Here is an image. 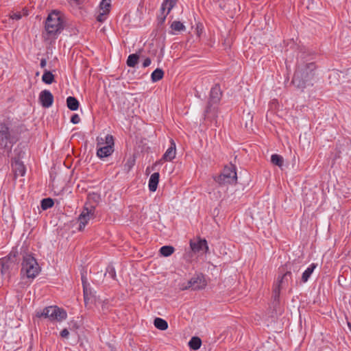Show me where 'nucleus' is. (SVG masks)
<instances>
[{
    "label": "nucleus",
    "mask_w": 351,
    "mask_h": 351,
    "mask_svg": "<svg viewBox=\"0 0 351 351\" xmlns=\"http://www.w3.org/2000/svg\"><path fill=\"white\" fill-rule=\"evenodd\" d=\"M305 52L302 53L301 58L302 63L298 66V69L294 73L292 83L298 88L303 89L306 85L311 81L315 75L316 65L311 60V57L307 58Z\"/></svg>",
    "instance_id": "nucleus-1"
},
{
    "label": "nucleus",
    "mask_w": 351,
    "mask_h": 351,
    "mask_svg": "<svg viewBox=\"0 0 351 351\" xmlns=\"http://www.w3.org/2000/svg\"><path fill=\"white\" fill-rule=\"evenodd\" d=\"M64 27L62 14L60 12L53 10L49 14L45 24V32L42 36L45 41L51 43L54 41Z\"/></svg>",
    "instance_id": "nucleus-2"
},
{
    "label": "nucleus",
    "mask_w": 351,
    "mask_h": 351,
    "mask_svg": "<svg viewBox=\"0 0 351 351\" xmlns=\"http://www.w3.org/2000/svg\"><path fill=\"white\" fill-rule=\"evenodd\" d=\"M298 271L297 267L293 263H287L284 267L280 269V272L282 274L279 276L276 285L274 286L273 290L272 298L274 299V307L279 302L280 289L288 286L289 282L291 280V271Z\"/></svg>",
    "instance_id": "nucleus-3"
},
{
    "label": "nucleus",
    "mask_w": 351,
    "mask_h": 351,
    "mask_svg": "<svg viewBox=\"0 0 351 351\" xmlns=\"http://www.w3.org/2000/svg\"><path fill=\"white\" fill-rule=\"evenodd\" d=\"M21 254L22 256L21 277H26L32 280L34 279L40 271V267L36 259L32 253L26 250H22Z\"/></svg>",
    "instance_id": "nucleus-4"
},
{
    "label": "nucleus",
    "mask_w": 351,
    "mask_h": 351,
    "mask_svg": "<svg viewBox=\"0 0 351 351\" xmlns=\"http://www.w3.org/2000/svg\"><path fill=\"white\" fill-rule=\"evenodd\" d=\"M38 317H44L49 318L51 321L62 322L67 317L66 312L57 306H51L45 308L42 311L36 313Z\"/></svg>",
    "instance_id": "nucleus-5"
},
{
    "label": "nucleus",
    "mask_w": 351,
    "mask_h": 351,
    "mask_svg": "<svg viewBox=\"0 0 351 351\" xmlns=\"http://www.w3.org/2000/svg\"><path fill=\"white\" fill-rule=\"evenodd\" d=\"M97 146L99 148L97 151V155L99 158H102L108 157L114 152V138L112 135L108 134L105 137V140L102 138H97Z\"/></svg>",
    "instance_id": "nucleus-6"
},
{
    "label": "nucleus",
    "mask_w": 351,
    "mask_h": 351,
    "mask_svg": "<svg viewBox=\"0 0 351 351\" xmlns=\"http://www.w3.org/2000/svg\"><path fill=\"white\" fill-rule=\"evenodd\" d=\"M15 142L16 140L11 134L8 123H0V149L10 150Z\"/></svg>",
    "instance_id": "nucleus-7"
},
{
    "label": "nucleus",
    "mask_w": 351,
    "mask_h": 351,
    "mask_svg": "<svg viewBox=\"0 0 351 351\" xmlns=\"http://www.w3.org/2000/svg\"><path fill=\"white\" fill-rule=\"evenodd\" d=\"M17 250L13 248L8 256L0 259L1 272L3 275H10L17 263Z\"/></svg>",
    "instance_id": "nucleus-8"
},
{
    "label": "nucleus",
    "mask_w": 351,
    "mask_h": 351,
    "mask_svg": "<svg viewBox=\"0 0 351 351\" xmlns=\"http://www.w3.org/2000/svg\"><path fill=\"white\" fill-rule=\"evenodd\" d=\"M237 176L236 168L234 165L226 166L222 173L215 180L219 184H235Z\"/></svg>",
    "instance_id": "nucleus-9"
},
{
    "label": "nucleus",
    "mask_w": 351,
    "mask_h": 351,
    "mask_svg": "<svg viewBox=\"0 0 351 351\" xmlns=\"http://www.w3.org/2000/svg\"><path fill=\"white\" fill-rule=\"evenodd\" d=\"M206 285L207 282L204 276L202 274H197L194 275L186 285L185 283H182L180 285V289L182 291L189 289L192 290H199L204 289Z\"/></svg>",
    "instance_id": "nucleus-10"
},
{
    "label": "nucleus",
    "mask_w": 351,
    "mask_h": 351,
    "mask_svg": "<svg viewBox=\"0 0 351 351\" xmlns=\"http://www.w3.org/2000/svg\"><path fill=\"white\" fill-rule=\"evenodd\" d=\"M95 217V206H88L86 204L85 206L78 217L79 228L80 231H82L86 225L88 223L90 219H93Z\"/></svg>",
    "instance_id": "nucleus-11"
},
{
    "label": "nucleus",
    "mask_w": 351,
    "mask_h": 351,
    "mask_svg": "<svg viewBox=\"0 0 351 351\" xmlns=\"http://www.w3.org/2000/svg\"><path fill=\"white\" fill-rule=\"evenodd\" d=\"M221 93L219 85H215L211 88L210 93V100L208 102L205 114L209 113L213 104H217L221 98Z\"/></svg>",
    "instance_id": "nucleus-12"
},
{
    "label": "nucleus",
    "mask_w": 351,
    "mask_h": 351,
    "mask_svg": "<svg viewBox=\"0 0 351 351\" xmlns=\"http://www.w3.org/2000/svg\"><path fill=\"white\" fill-rule=\"evenodd\" d=\"M190 246L191 250L194 252H199L202 251L204 253H208L209 250L207 241L205 239H199L197 241H191Z\"/></svg>",
    "instance_id": "nucleus-13"
},
{
    "label": "nucleus",
    "mask_w": 351,
    "mask_h": 351,
    "mask_svg": "<svg viewBox=\"0 0 351 351\" xmlns=\"http://www.w3.org/2000/svg\"><path fill=\"white\" fill-rule=\"evenodd\" d=\"M12 168L15 178L17 176H23L26 171L25 165L19 158H14L13 159L12 162Z\"/></svg>",
    "instance_id": "nucleus-14"
},
{
    "label": "nucleus",
    "mask_w": 351,
    "mask_h": 351,
    "mask_svg": "<svg viewBox=\"0 0 351 351\" xmlns=\"http://www.w3.org/2000/svg\"><path fill=\"white\" fill-rule=\"evenodd\" d=\"M39 100L44 108H49L53 101V96L48 90L41 91L39 95Z\"/></svg>",
    "instance_id": "nucleus-15"
},
{
    "label": "nucleus",
    "mask_w": 351,
    "mask_h": 351,
    "mask_svg": "<svg viewBox=\"0 0 351 351\" xmlns=\"http://www.w3.org/2000/svg\"><path fill=\"white\" fill-rule=\"evenodd\" d=\"M82 285H83V291H84V298L85 305L90 302L92 299V293L90 288L89 287V285L87 282L86 278L84 276L82 277Z\"/></svg>",
    "instance_id": "nucleus-16"
},
{
    "label": "nucleus",
    "mask_w": 351,
    "mask_h": 351,
    "mask_svg": "<svg viewBox=\"0 0 351 351\" xmlns=\"http://www.w3.org/2000/svg\"><path fill=\"white\" fill-rule=\"evenodd\" d=\"M176 144L173 140H171V146L167 149L165 153L163 154L162 160L171 161L176 157Z\"/></svg>",
    "instance_id": "nucleus-17"
},
{
    "label": "nucleus",
    "mask_w": 351,
    "mask_h": 351,
    "mask_svg": "<svg viewBox=\"0 0 351 351\" xmlns=\"http://www.w3.org/2000/svg\"><path fill=\"white\" fill-rule=\"evenodd\" d=\"M160 174L158 172L151 175L149 180V189L150 191L154 192L157 189L159 182Z\"/></svg>",
    "instance_id": "nucleus-18"
},
{
    "label": "nucleus",
    "mask_w": 351,
    "mask_h": 351,
    "mask_svg": "<svg viewBox=\"0 0 351 351\" xmlns=\"http://www.w3.org/2000/svg\"><path fill=\"white\" fill-rule=\"evenodd\" d=\"M178 0H164L162 6L161 12H165V10L167 9V14H169L171 10L176 5Z\"/></svg>",
    "instance_id": "nucleus-19"
},
{
    "label": "nucleus",
    "mask_w": 351,
    "mask_h": 351,
    "mask_svg": "<svg viewBox=\"0 0 351 351\" xmlns=\"http://www.w3.org/2000/svg\"><path fill=\"white\" fill-rule=\"evenodd\" d=\"M317 264L312 263L303 272L302 275L301 281L302 282H306L309 279L311 275L313 272L314 269L316 268Z\"/></svg>",
    "instance_id": "nucleus-20"
},
{
    "label": "nucleus",
    "mask_w": 351,
    "mask_h": 351,
    "mask_svg": "<svg viewBox=\"0 0 351 351\" xmlns=\"http://www.w3.org/2000/svg\"><path fill=\"white\" fill-rule=\"evenodd\" d=\"M66 105L69 109L74 111L78 109L80 104L75 97L69 96L66 99Z\"/></svg>",
    "instance_id": "nucleus-21"
},
{
    "label": "nucleus",
    "mask_w": 351,
    "mask_h": 351,
    "mask_svg": "<svg viewBox=\"0 0 351 351\" xmlns=\"http://www.w3.org/2000/svg\"><path fill=\"white\" fill-rule=\"evenodd\" d=\"M139 55L137 53L130 54L127 59L126 64L130 67H135L138 64Z\"/></svg>",
    "instance_id": "nucleus-22"
},
{
    "label": "nucleus",
    "mask_w": 351,
    "mask_h": 351,
    "mask_svg": "<svg viewBox=\"0 0 351 351\" xmlns=\"http://www.w3.org/2000/svg\"><path fill=\"white\" fill-rule=\"evenodd\" d=\"M154 324L156 328L161 330H165L168 328L167 322L160 317H156L154 319Z\"/></svg>",
    "instance_id": "nucleus-23"
},
{
    "label": "nucleus",
    "mask_w": 351,
    "mask_h": 351,
    "mask_svg": "<svg viewBox=\"0 0 351 351\" xmlns=\"http://www.w3.org/2000/svg\"><path fill=\"white\" fill-rule=\"evenodd\" d=\"M164 76V71L161 69H155L152 75H151V79L153 82H158L162 79Z\"/></svg>",
    "instance_id": "nucleus-24"
},
{
    "label": "nucleus",
    "mask_w": 351,
    "mask_h": 351,
    "mask_svg": "<svg viewBox=\"0 0 351 351\" xmlns=\"http://www.w3.org/2000/svg\"><path fill=\"white\" fill-rule=\"evenodd\" d=\"M202 345L201 339L197 337H193L189 342V347L195 350H198Z\"/></svg>",
    "instance_id": "nucleus-25"
},
{
    "label": "nucleus",
    "mask_w": 351,
    "mask_h": 351,
    "mask_svg": "<svg viewBox=\"0 0 351 351\" xmlns=\"http://www.w3.org/2000/svg\"><path fill=\"white\" fill-rule=\"evenodd\" d=\"M42 80L45 84H51L54 81V75L49 71L45 70Z\"/></svg>",
    "instance_id": "nucleus-26"
},
{
    "label": "nucleus",
    "mask_w": 351,
    "mask_h": 351,
    "mask_svg": "<svg viewBox=\"0 0 351 351\" xmlns=\"http://www.w3.org/2000/svg\"><path fill=\"white\" fill-rule=\"evenodd\" d=\"M271 162L273 165H275L279 167H282L283 165L284 160L280 155L275 154L271 155Z\"/></svg>",
    "instance_id": "nucleus-27"
},
{
    "label": "nucleus",
    "mask_w": 351,
    "mask_h": 351,
    "mask_svg": "<svg viewBox=\"0 0 351 351\" xmlns=\"http://www.w3.org/2000/svg\"><path fill=\"white\" fill-rule=\"evenodd\" d=\"M174 247L171 245H165L160 249V252L163 256H169L174 252Z\"/></svg>",
    "instance_id": "nucleus-28"
},
{
    "label": "nucleus",
    "mask_w": 351,
    "mask_h": 351,
    "mask_svg": "<svg viewBox=\"0 0 351 351\" xmlns=\"http://www.w3.org/2000/svg\"><path fill=\"white\" fill-rule=\"evenodd\" d=\"M171 28L173 31L180 32L185 30L186 27L182 23L178 21H174L171 25Z\"/></svg>",
    "instance_id": "nucleus-29"
},
{
    "label": "nucleus",
    "mask_w": 351,
    "mask_h": 351,
    "mask_svg": "<svg viewBox=\"0 0 351 351\" xmlns=\"http://www.w3.org/2000/svg\"><path fill=\"white\" fill-rule=\"evenodd\" d=\"M53 204V200L50 197L45 198L41 201V208L44 210L51 208Z\"/></svg>",
    "instance_id": "nucleus-30"
},
{
    "label": "nucleus",
    "mask_w": 351,
    "mask_h": 351,
    "mask_svg": "<svg viewBox=\"0 0 351 351\" xmlns=\"http://www.w3.org/2000/svg\"><path fill=\"white\" fill-rule=\"evenodd\" d=\"M105 276H108V277H110L112 279H115L116 271H115L114 267H112V265H108L106 268V271Z\"/></svg>",
    "instance_id": "nucleus-31"
},
{
    "label": "nucleus",
    "mask_w": 351,
    "mask_h": 351,
    "mask_svg": "<svg viewBox=\"0 0 351 351\" xmlns=\"http://www.w3.org/2000/svg\"><path fill=\"white\" fill-rule=\"evenodd\" d=\"M110 1L111 0H102L100 3V8L103 10L105 12H108L110 8Z\"/></svg>",
    "instance_id": "nucleus-32"
},
{
    "label": "nucleus",
    "mask_w": 351,
    "mask_h": 351,
    "mask_svg": "<svg viewBox=\"0 0 351 351\" xmlns=\"http://www.w3.org/2000/svg\"><path fill=\"white\" fill-rule=\"evenodd\" d=\"M100 197L97 193H92L88 195V199L89 200H93L94 202H97L99 200Z\"/></svg>",
    "instance_id": "nucleus-33"
},
{
    "label": "nucleus",
    "mask_w": 351,
    "mask_h": 351,
    "mask_svg": "<svg viewBox=\"0 0 351 351\" xmlns=\"http://www.w3.org/2000/svg\"><path fill=\"white\" fill-rule=\"evenodd\" d=\"M80 118L78 114H74L72 115V117L71 118V123H73V124H77V123H80Z\"/></svg>",
    "instance_id": "nucleus-34"
},
{
    "label": "nucleus",
    "mask_w": 351,
    "mask_h": 351,
    "mask_svg": "<svg viewBox=\"0 0 351 351\" xmlns=\"http://www.w3.org/2000/svg\"><path fill=\"white\" fill-rule=\"evenodd\" d=\"M69 330L66 329V328H64L61 332H60V336L62 337V338H67L69 337Z\"/></svg>",
    "instance_id": "nucleus-35"
},
{
    "label": "nucleus",
    "mask_w": 351,
    "mask_h": 351,
    "mask_svg": "<svg viewBox=\"0 0 351 351\" xmlns=\"http://www.w3.org/2000/svg\"><path fill=\"white\" fill-rule=\"evenodd\" d=\"M151 59L149 58H147L144 60L143 62V66L144 68L149 66L151 64Z\"/></svg>",
    "instance_id": "nucleus-36"
},
{
    "label": "nucleus",
    "mask_w": 351,
    "mask_h": 351,
    "mask_svg": "<svg viewBox=\"0 0 351 351\" xmlns=\"http://www.w3.org/2000/svg\"><path fill=\"white\" fill-rule=\"evenodd\" d=\"M107 14V12H105L104 11L103 13H101L98 15L97 19L99 22H102L105 19V15Z\"/></svg>",
    "instance_id": "nucleus-37"
},
{
    "label": "nucleus",
    "mask_w": 351,
    "mask_h": 351,
    "mask_svg": "<svg viewBox=\"0 0 351 351\" xmlns=\"http://www.w3.org/2000/svg\"><path fill=\"white\" fill-rule=\"evenodd\" d=\"M11 18L15 20H19L21 18V14L20 13H14L11 15Z\"/></svg>",
    "instance_id": "nucleus-38"
},
{
    "label": "nucleus",
    "mask_w": 351,
    "mask_h": 351,
    "mask_svg": "<svg viewBox=\"0 0 351 351\" xmlns=\"http://www.w3.org/2000/svg\"><path fill=\"white\" fill-rule=\"evenodd\" d=\"M162 16H161V17L159 19L160 22L161 23H162L165 21V19H166L167 16L168 15V14H167V12H166L165 14V12H163V14L162 13Z\"/></svg>",
    "instance_id": "nucleus-39"
},
{
    "label": "nucleus",
    "mask_w": 351,
    "mask_h": 351,
    "mask_svg": "<svg viewBox=\"0 0 351 351\" xmlns=\"http://www.w3.org/2000/svg\"><path fill=\"white\" fill-rule=\"evenodd\" d=\"M46 64H47L46 60L44 59V58L41 59V60H40V66H41V68L45 67Z\"/></svg>",
    "instance_id": "nucleus-40"
},
{
    "label": "nucleus",
    "mask_w": 351,
    "mask_h": 351,
    "mask_svg": "<svg viewBox=\"0 0 351 351\" xmlns=\"http://www.w3.org/2000/svg\"><path fill=\"white\" fill-rule=\"evenodd\" d=\"M214 1H216V2H219V6L221 8H223L225 7V5L220 1V0H213Z\"/></svg>",
    "instance_id": "nucleus-41"
},
{
    "label": "nucleus",
    "mask_w": 351,
    "mask_h": 351,
    "mask_svg": "<svg viewBox=\"0 0 351 351\" xmlns=\"http://www.w3.org/2000/svg\"><path fill=\"white\" fill-rule=\"evenodd\" d=\"M125 165H128V170L131 168L132 167V165L131 164H129V162H128Z\"/></svg>",
    "instance_id": "nucleus-42"
}]
</instances>
